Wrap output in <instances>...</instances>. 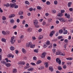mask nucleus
Instances as JSON below:
<instances>
[{
  "instance_id": "obj_1",
  "label": "nucleus",
  "mask_w": 73,
  "mask_h": 73,
  "mask_svg": "<svg viewBox=\"0 0 73 73\" xmlns=\"http://www.w3.org/2000/svg\"><path fill=\"white\" fill-rule=\"evenodd\" d=\"M56 61L57 63H58L59 65H61V60L58 58H57L56 59Z\"/></svg>"
},
{
  "instance_id": "obj_2",
  "label": "nucleus",
  "mask_w": 73,
  "mask_h": 73,
  "mask_svg": "<svg viewBox=\"0 0 73 73\" xmlns=\"http://www.w3.org/2000/svg\"><path fill=\"white\" fill-rule=\"evenodd\" d=\"M16 4L15 3H11L9 5V7L10 8H14V7L16 6Z\"/></svg>"
},
{
  "instance_id": "obj_3",
  "label": "nucleus",
  "mask_w": 73,
  "mask_h": 73,
  "mask_svg": "<svg viewBox=\"0 0 73 73\" xmlns=\"http://www.w3.org/2000/svg\"><path fill=\"white\" fill-rule=\"evenodd\" d=\"M15 38L14 37H11L10 41L11 42V44H13L15 42V40H13V39Z\"/></svg>"
},
{
  "instance_id": "obj_4",
  "label": "nucleus",
  "mask_w": 73,
  "mask_h": 73,
  "mask_svg": "<svg viewBox=\"0 0 73 73\" xmlns=\"http://www.w3.org/2000/svg\"><path fill=\"white\" fill-rule=\"evenodd\" d=\"M46 55V52H43L42 54V56H41L42 58H44L45 57V55Z\"/></svg>"
},
{
  "instance_id": "obj_5",
  "label": "nucleus",
  "mask_w": 73,
  "mask_h": 73,
  "mask_svg": "<svg viewBox=\"0 0 73 73\" xmlns=\"http://www.w3.org/2000/svg\"><path fill=\"white\" fill-rule=\"evenodd\" d=\"M55 33V31H54L53 30V31H52L50 32V35H49V36L50 37H52V36H53V34H54Z\"/></svg>"
},
{
  "instance_id": "obj_6",
  "label": "nucleus",
  "mask_w": 73,
  "mask_h": 73,
  "mask_svg": "<svg viewBox=\"0 0 73 73\" xmlns=\"http://www.w3.org/2000/svg\"><path fill=\"white\" fill-rule=\"evenodd\" d=\"M38 21L37 20L34 21V24L35 26H37V25H38Z\"/></svg>"
},
{
  "instance_id": "obj_7",
  "label": "nucleus",
  "mask_w": 73,
  "mask_h": 73,
  "mask_svg": "<svg viewBox=\"0 0 73 73\" xmlns=\"http://www.w3.org/2000/svg\"><path fill=\"white\" fill-rule=\"evenodd\" d=\"M59 20L60 21H61V22H63V23H65V19L63 18H60L59 19Z\"/></svg>"
},
{
  "instance_id": "obj_8",
  "label": "nucleus",
  "mask_w": 73,
  "mask_h": 73,
  "mask_svg": "<svg viewBox=\"0 0 73 73\" xmlns=\"http://www.w3.org/2000/svg\"><path fill=\"white\" fill-rule=\"evenodd\" d=\"M49 69L52 72H53V70H54V69H53V67L51 66L49 67Z\"/></svg>"
},
{
  "instance_id": "obj_9",
  "label": "nucleus",
  "mask_w": 73,
  "mask_h": 73,
  "mask_svg": "<svg viewBox=\"0 0 73 73\" xmlns=\"http://www.w3.org/2000/svg\"><path fill=\"white\" fill-rule=\"evenodd\" d=\"M32 44V43L31 42H29L28 43H27L26 44V46L28 48H29L31 45Z\"/></svg>"
},
{
  "instance_id": "obj_10",
  "label": "nucleus",
  "mask_w": 73,
  "mask_h": 73,
  "mask_svg": "<svg viewBox=\"0 0 73 73\" xmlns=\"http://www.w3.org/2000/svg\"><path fill=\"white\" fill-rule=\"evenodd\" d=\"M27 30L28 32H31L32 31V29L31 27H29L28 28Z\"/></svg>"
},
{
  "instance_id": "obj_11",
  "label": "nucleus",
  "mask_w": 73,
  "mask_h": 73,
  "mask_svg": "<svg viewBox=\"0 0 73 73\" xmlns=\"http://www.w3.org/2000/svg\"><path fill=\"white\" fill-rule=\"evenodd\" d=\"M8 57L9 58L12 57V58H13L14 57V55L12 54H9L8 56Z\"/></svg>"
},
{
  "instance_id": "obj_12",
  "label": "nucleus",
  "mask_w": 73,
  "mask_h": 73,
  "mask_svg": "<svg viewBox=\"0 0 73 73\" xmlns=\"http://www.w3.org/2000/svg\"><path fill=\"white\" fill-rule=\"evenodd\" d=\"M57 16H58V17H62V16H63V14L61 13H59L58 14Z\"/></svg>"
},
{
  "instance_id": "obj_13",
  "label": "nucleus",
  "mask_w": 73,
  "mask_h": 73,
  "mask_svg": "<svg viewBox=\"0 0 73 73\" xmlns=\"http://www.w3.org/2000/svg\"><path fill=\"white\" fill-rule=\"evenodd\" d=\"M19 64H21V65H25V62H20L18 63Z\"/></svg>"
},
{
  "instance_id": "obj_14",
  "label": "nucleus",
  "mask_w": 73,
  "mask_h": 73,
  "mask_svg": "<svg viewBox=\"0 0 73 73\" xmlns=\"http://www.w3.org/2000/svg\"><path fill=\"white\" fill-rule=\"evenodd\" d=\"M15 16V14H12L9 15V18H12Z\"/></svg>"
},
{
  "instance_id": "obj_15",
  "label": "nucleus",
  "mask_w": 73,
  "mask_h": 73,
  "mask_svg": "<svg viewBox=\"0 0 73 73\" xmlns=\"http://www.w3.org/2000/svg\"><path fill=\"white\" fill-rule=\"evenodd\" d=\"M64 31L63 32L64 34H67L68 33V31L66 30H65V29L64 28Z\"/></svg>"
},
{
  "instance_id": "obj_16",
  "label": "nucleus",
  "mask_w": 73,
  "mask_h": 73,
  "mask_svg": "<svg viewBox=\"0 0 73 73\" xmlns=\"http://www.w3.org/2000/svg\"><path fill=\"white\" fill-rule=\"evenodd\" d=\"M42 62V61L41 60H39L38 61H37L36 64L37 65L38 64H41Z\"/></svg>"
},
{
  "instance_id": "obj_17",
  "label": "nucleus",
  "mask_w": 73,
  "mask_h": 73,
  "mask_svg": "<svg viewBox=\"0 0 73 73\" xmlns=\"http://www.w3.org/2000/svg\"><path fill=\"white\" fill-rule=\"evenodd\" d=\"M34 70V68H29L28 69H27V70L28 71H32V70Z\"/></svg>"
},
{
  "instance_id": "obj_18",
  "label": "nucleus",
  "mask_w": 73,
  "mask_h": 73,
  "mask_svg": "<svg viewBox=\"0 0 73 73\" xmlns=\"http://www.w3.org/2000/svg\"><path fill=\"white\" fill-rule=\"evenodd\" d=\"M58 69L59 70H62V67L60 66H58Z\"/></svg>"
},
{
  "instance_id": "obj_19",
  "label": "nucleus",
  "mask_w": 73,
  "mask_h": 73,
  "mask_svg": "<svg viewBox=\"0 0 73 73\" xmlns=\"http://www.w3.org/2000/svg\"><path fill=\"white\" fill-rule=\"evenodd\" d=\"M10 49L11 50L13 51L15 50V47L13 46H12L10 47Z\"/></svg>"
},
{
  "instance_id": "obj_20",
  "label": "nucleus",
  "mask_w": 73,
  "mask_h": 73,
  "mask_svg": "<svg viewBox=\"0 0 73 73\" xmlns=\"http://www.w3.org/2000/svg\"><path fill=\"white\" fill-rule=\"evenodd\" d=\"M9 4L7 3V4H4V7H9Z\"/></svg>"
},
{
  "instance_id": "obj_21",
  "label": "nucleus",
  "mask_w": 73,
  "mask_h": 73,
  "mask_svg": "<svg viewBox=\"0 0 73 73\" xmlns=\"http://www.w3.org/2000/svg\"><path fill=\"white\" fill-rule=\"evenodd\" d=\"M11 64L10 63H7L6 64V66L7 67L11 66Z\"/></svg>"
},
{
  "instance_id": "obj_22",
  "label": "nucleus",
  "mask_w": 73,
  "mask_h": 73,
  "mask_svg": "<svg viewBox=\"0 0 73 73\" xmlns=\"http://www.w3.org/2000/svg\"><path fill=\"white\" fill-rule=\"evenodd\" d=\"M72 3L71 2H69L68 4V7H71V4H72Z\"/></svg>"
},
{
  "instance_id": "obj_23",
  "label": "nucleus",
  "mask_w": 73,
  "mask_h": 73,
  "mask_svg": "<svg viewBox=\"0 0 73 73\" xmlns=\"http://www.w3.org/2000/svg\"><path fill=\"white\" fill-rule=\"evenodd\" d=\"M23 12L20 11L19 12V15H23Z\"/></svg>"
},
{
  "instance_id": "obj_24",
  "label": "nucleus",
  "mask_w": 73,
  "mask_h": 73,
  "mask_svg": "<svg viewBox=\"0 0 73 73\" xmlns=\"http://www.w3.org/2000/svg\"><path fill=\"white\" fill-rule=\"evenodd\" d=\"M1 40L2 42H6V39L4 38H2Z\"/></svg>"
},
{
  "instance_id": "obj_25",
  "label": "nucleus",
  "mask_w": 73,
  "mask_h": 73,
  "mask_svg": "<svg viewBox=\"0 0 73 73\" xmlns=\"http://www.w3.org/2000/svg\"><path fill=\"white\" fill-rule=\"evenodd\" d=\"M22 52L23 53H26V50L25 49H24V48H23L22 49Z\"/></svg>"
},
{
  "instance_id": "obj_26",
  "label": "nucleus",
  "mask_w": 73,
  "mask_h": 73,
  "mask_svg": "<svg viewBox=\"0 0 73 73\" xmlns=\"http://www.w3.org/2000/svg\"><path fill=\"white\" fill-rule=\"evenodd\" d=\"M16 72H17V70L15 69H13V73H16Z\"/></svg>"
},
{
  "instance_id": "obj_27",
  "label": "nucleus",
  "mask_w": 73,
  "mask_h": 73,
  "mask_svg": "<svg viewBox=\"0 0 73 73\" xmlns=\"http://www.w3.org/2000/svg\"><path fill=\"white\" fill-rule=\"evenodd\" d=\"M43 38V36L42 35H40L39 36L38 38L39 40H41V39H42Z\"/></svg>"
},
{
  "instance_id": "obj_28",
  "label": "nucleus",
  "mask_w": 73,
  "mask_h": 73,
  "mask_svg": "<svg viewBox=\"0 0 73 73\" xmlns=\"http://www.w3.org/2000/svg\"><path fill=\"white\" fill-rule=\"evenodd\" d=\"M29 63H27L26 64V67L25 69H27V68H29Z\"/></svg>"
},
{
  "instance_id": "obj_29",
  "label": "nucleus",
  "mask_w": 73,
  "mask_h": 73,
  "mask_svg": "<svg viewBox=\"0 0 73 73\" xmlns=\"http://www.w3.org/2000/svg\"><path fill=\"white\" fill-rule=\"evenodd\" d=\"M45 65V67L46 68H48V62H47L46 63H45L44 64Z\"/></svg>"
},
{
  "instance_id": "obj_30",
  "label": "nucleus",
  "mask_w": 73,
  "mask_h": 73,
  "mask_svg": "<svg viewBox=\"0 0 73 73\" xmlns=\"http://www.w3.org/2000/svg\"><path fill=\"white\" fill-rule=\"evenodd\" d=\"M25 3L26 4H28V5H29L30 4V3H29V2L28 1H25Z\"/></svg>"
},
{
  "instance_id": "obj_31",
  "label": "nucleus",
  "mask_w": 73,
  "mask_h": 73,
  "mask_svg": "<svg viewBox=\"0 0 73 73\" xmlns=\"http://www.w3.org/2000/svg\"><path fill=\"white\" fill-rule=\"evenodd\" d=\"M59 33H63V30L62 29H60L59 31Z\"/></svg>"
},
{
  "instance_id": "obj_32",
  "label": "nucleus",
  "mask_w": 73,
  "mask_h": 73,
  "mask_svg": "<svg viewBox=\"0 0 73 73\" xmlns=\"http://www.w3.org/2000/svg\"><path fill=\"white\" fill-rule=\"evenodd\" d=\"M59 55H60V56H65V54H63L62 53L60 52L59 53Z\"/></svg>"
},
{
  "instance_id": "obj_33",
  "label": "nucleus",
  "mask_w": 73,
  "mask_h": 73,
  "mask_svg": "<svg viewBox=\"0 0 73 73\" xmlns=\"http://www.w3.org/2000/svg\"><path fill=\"white\" fill-rule=\"evenodd\" d=\"M35 46V45H33V44H31L30 46V48H34Z\"/></svg>"
},
{
  "instance_id": "obj_34",
  "label": "nucleus",
  "mask_w": 73,
  "mask_h": 73,
  "mask_svg": "<svg viewBox=\"0 0 73 73\" xmlns=\"http://www.w3.org/2000/svg\"><path fill=\"white\" fill-rule=\"evenodd\" d=\"M46 4H47V5H50V2L49 1H48L46 2Z\"/></svg>"
},
{
  "instance_id": "obj_35",
  "label": "nucleus",
  "mask_w": 73,
  "mask_h": 73,
  "mask_svg": "<svg viewBox=\"0 0 73 73\" xmlns=\"http://www.w3.org/2000/svg\"><path fill=\"white\" fill-rule=\"evenodd\" d=\"M46 44H47V45H49L50 44V41H47Z\"/></svg>"
},
{
  "instance_id": "obj_36",
  "label": "nucleus",
  "mask_w": 73,
  "mask_h": 73,
  "mask_svg": "<svg viewBox=\"0 0 73 73\" xmlns=\"http://www.w3.org/2000/svg\"><path fill=\"white\" fill-rule=\"evenodd\" d=\"M63 37L62 36H58V38L59 40H60V39H61V38H62Z\"/></svg>"
},
{
  "instance_id": "obj_37",
  "label": "nucleus",
  "mask_w": 73,
  "mask_h": 73,
  "mask_svg": "<svg viewBox=\"0 0 73 73\" xmlns=\"http://www.w3.org/2000/svg\"><path fill=\"white\" fill-rule=\"evenodd\" d=\"M37 8L39 10H40V9H41L42 8H41V7H40V6H37Z\"/></svg>"
},
{
  "instance_id": "obj_38",
  "label": "nucleus",
  "mask_w": 73,
  "mask_h": 73,
  "mask_svg": "<svg viewBox=\"0 0 73 73\" xmlns=\"http://www.w3.org/2000/svg\"><path fill=\"white\" fill-rule=\"evenodd\" d=\"M68 44L66 43L64 44V48H66V46H67V45H68Z\"/></svg>"
},
{
  "instance_id": "obj_39",
  "label": "nucleus",
  "mask_w": 73,
  "mask_h": 73,
  "mask_svg": "<svg viewBox=\"0 0 73 73\" xmlns=\"http://www.w3.org/2000/svg\"><path fill=\"white\" fill-rule=\"evenodd\" d=\"M2 33L4 35H6V32H5V31H3L2 32Z\"/></svg>"
},
{
  "instance_id": "obj_40",
  "label": "nucleus",
  "mask_w": 73,
  "mask_h": 73,
  "mask_svg": "<svg viewBox=\"0 0 73 73\" xmlns=\"http://www.w3.org/2000/svg\"><path fill=\"white\" fill-rule=\"evenodd\" d=\"M14 21H14L13 19H12L11 20L10 23L11 24H12V23H14Z\"/></svg>"
},
{
  "instance_id": "obj_41",
  "label": "nucleus",
  "mask_w": 73,
  "mask_h": 73,
  "mask_svg": "<svg viewBox=\"0 0 73 73\" xmlns=\"http://www.w3.org/2000/svg\"><path fill=\"white\" fill-rule=\"evenodd\" d=\"M1 62L2 64H5V65H6V64H7L6 62H5V61H1Z\"/></svg>"
},
{
  "instance_id": "obj_42",
  "label": "nucleus",
  "mask_w": 73,
  "mask_h": 73,
  "mask_svg": "<svg viewBox=\"0 0 73 73\" xmlns=\"http://www.w3.org/2000/svg\"><path fill=\"white\" fill-rule=\"evenodd\" d=\"M6 17H5L4 16L2 17V20H6Z\"/></svg>"
},
{
  "instance_id": "obj_43",
  "label": "nucleus",
  "mask_w": 73,
  "mask_h": 73,
  "mask_svg": "<svg viewBox=\"0 0 73 73\" xmlns=\"http://www.w3.org/2000/svg\"><path fill=\"white\" fill-rule=\"evenodd\" d=\"M52 19H48V21L49 22V23H50V22H52Z\"/></svg>"
},
{
  "instance_id": "obj_44",
  "label": "nucleus",
  "mask_w": 73,
  "mask_h": 73,
  "mask_svg": "<svg viewBox=\"0 0 73 73\" xmlns=\"http://www.w3.org/2000/svg\"><path fill=\"white\" fill-rule=\"evenodd\" d=\"M61 13H64V12H65V10H61Z\"/></svg>"
},
{
  "instance_id": "obj_45",
  "label": "nucleus",
  "mask_w": 73,
  "mask_h": 73,
  "mask_svg": "<svg viewBox=\"0 0 73 73\" xmlns=\"http://www.w3.org/2000/svg\"><path fill=\"white\" fill-rule=\"evenodd\" d=\"M60 51L56 52V55H60Z\"/></svg>"
},
{
  "instance_id": "obj_46",
  "label": "nucleus",
  "mask_w": 73,
  "mask_h": 73,
  "mask_svg": "<svg viewBox=\"0 0 73 73\" xmlns=\"http://www.w3.org/2000/svg\"><path fill=\"white\" fill-rule=\"evenodd\" d=\"M67 18H68V19L70 18V15L69 14H68L67 15Z\"/></svg>"
},
{
  "instance_id": "obj_47",
  "label": "nucleus",
  "mask_w": 73,
  "mask_h": 73,
  "mask_svg": "<svg viewBox=\"0 0 73 73\" xmlns=\"http://www.w3.org/2000/svg\"><path fill=\"white\" fill-rule=\"evenodd\" d=\"M33 60H37V58H36V57L34 56L33 57Z\"/></svg>"
},
{
  "instance_id": "obj_48",
  "label": "nucleus",
  "mask_w": 73,
  "mask_h": 73,
  "mask_svg": "<svg viewBox=\"0 0 73 73\" xmlns=\"http://www.w3.org/2000/svg\"><path fill=\"white\" fill-rule=\"evenodd\" d=\"M64 42L65 43H68V40L67 39H65L64 40Z\"/></svg>"
},
{
  "instance_id": "obj_49",
  "label": "nucleus",
  "mask_w": 73,
  "mask_h": 73,
  "mask_svg": "<svg viewBox=\"0 0 73 73\" xmlns=\"http://www.w3.org/2000/svg\"><path fill=\"white\" fill-rule=\"evenodd\" d=\"M54 4H55V5H57V1H54Z\"/></svg>"
},
{
  "instance_id": "obj_50",
  "label": "nucleus",
  "mask_w": 73,
  "mask_h": 73,
  "mask_svg": "<svg viewBox=\"0 0 73 73\" xmlns=\"http://www.w3.org/2000/svg\"><path fill=\"white\" fill-rule=\"evenodd\" d=\"M31 65H33V66H35L36 65V64H35V63L33 62L31 63Z\"/></svg>"
},
{
  "instance_id": "obj_51",
  "label": "nucleus",
  "mask_w": 73,
  "mask_h": 73,
  "mask_svg": "<svg viewBox=\"0 0 73 73\" xmlns=\"http://www.w3.org/2000/svg\"><path fill=\"white\" fill-rule=\"evenodd\" d=\"M52 51L53 52H54V53H55V52H56V49L54 48H53V49H52Z\"/></svg>"
},
{
  "instance_id": "obj_52",
  "label": "nucleus",
  "mask_w": 73,
  "mask_h": 73,
  "mask_svg": "<svg viewBox=\"0 0 73 73\" xmlns=\"http://www.w3.org/2000/svg\"><path fill=\"white\" fill-rule=\"evenodd\" d=\"M63 68L64 69H66V65H64L63 66Z\"/></svg>"
},
{
  "instance_id": "obj_53",
  "label": "nucleus",
  "mask_w": 73,
  "mask_h": 73,
  "mask_svg": "<svg viewBox=\"0 0 73 73\" xmlns=\"http://www.w3.org/2000/svg\"><path fill=\"white\" fill-rule=\"evenodd\" d=\"M34 52H35V53H38V50L35 49L34 50Z\"/></svg>"
},
{
  "instance_id": "obj_54",
  "label": "nucleus",
  "mask_w": 73,
  "mask_h": 73,
  "mask_svg": "<svg viewBox=\"0 0 73 73\" xmlns=\"http://www.w3.org/2000/svg\"><path fill=\"white\" fill-rule=\"evenodd\" d=\"M52 12L53 13H56V10H52Z\"/></svg>"
},
{
  "instance_id": "obj_55",
  "label": "nucleus",
  "mask_w": 73,
  "mask_h": 73,
  "mask_svg": "<svg viewBox=\"0 0 73 73\" xmlns=\"http://www.w3.org/2000/svg\"><path fill=\"white\" fill-rule=\"evenodd\" d=\"M29 10L30 11H33V8L31 7L30 8Z\"/></svg>"
},
{
  "instance_id": "obj_56",
  "label": "nucleus",
  "mask_w": 73,
  "mask_h": 73,
  "mask_svg": "<svg viewBox=\"0 0 73 73\" xmlns=\"http://www.w3.org/2000/svg\"><path fill=\"white\" fill-rule=\"evenodd\" d=\"M16 28H17V26L16 25H15L13 27V29H16Z\"/></svg>"
},
{
  "instance_id": "obj_57",
  "label": "nucleus",
  "mask_w": 73,
  "mask_h": 73,
  "mask_svg": "<svg viewBox=\"0 0 73 73\" xmlns=\"http://www.w3.org/2000/svg\"><path fill=\"white\" fill-rule=\"evenodd\" d=\"M17 21L18 23H20V19H17Z\"/></svg>"
},
{
  "instance_id": "obj_58",
  "label": "nucleus",
  "mask_w": 73,
  "mask_h": 73,
  "mask_svg": "<svg viewBox=\"0 0 73 73\" xmlns=\"http://www.w3.org/2000/svg\"><path fill=\"white\" fill-rule=\"evenodd\" d=\"M9 33H10V32L8 31H7L6 32V34H9Z\"/></svg>"
},
{
  "instance_id": "obj_59",
  "label": "nucleus",
  "mask_w": 73,
  "mask_h": 73,
  "mask_svg": "<svg viewBox=\"0 0 73 73\" xmlns=\"http://www.w3.org/2000/svg\"><path fill=\"white\" fill-rule=\"evenodd\" d=\"M51 58H50V56H48L47 58V59H48V60H50Z\"/></svg>"
},
{
  "instance_id": "obj_60",
  "label": "nucleus",
  "mask_w": 73,
  "mask_h": 73,
  "mask_svg": "<svg viewBox=\"0 0 73 73\" xmlns=\"http://www.w3.org/2000/svg\"><path fill=\"white\" fill-rule=\"evenodd\" d=\"M24 18V17L23 15H21L20 16V19H23Z\"/></svg>"
},
{
  "instance_id": "obj_61",
  "label": "nucleus",
  "mask_w": 73,
  "mask_h": 73,
  "mask_svg": "<svg viewBox=\"0 0 73 73\" xmlns=\"http://www.w3.org/2000/svg\"><path fill=\"white\" fill-rule=\"evenodd\" d=\"M69 10L70 11V12H72V11H73V9L72 8H70Z\"/></svg>"
},
{
  "instance_id": "obj_62",
  "label": "nucleus",
  "mask_w": 73,
  "mask_h": 73,
  "mask_svg": "<svg viewBox=\"0 0 73 73\" xmlns=\"http://www.w3.org/2000/svg\"><path fill=\"white\" fill-rule=\"evenodd\" d=\"M42 31V29H39L38 30V32H41Z\"/></svg>"
},
{
  "instance_id": "obj_63",
  "label": "nucleus",
  "mask_w": 73,
  "mask_h": 73,
  "mask_svg": "<svg viewBox=\"0 0 73 73\" xmlns=\"http://www.w3.org/2000/svg\"><path fill=\"white\" fill-rule=\"evenodd\" d=\"M67 64H68V65H71V64H72V63L70 62H68Z\"/></svg>"
},
{
  "instance_id": "obj_64",
  "label": "nucleus",
  "mask_w": 73,
  "mask_h": 73,
  "mask_svg": "<svg viewBox=\"0 0 73 73\" xmlns=\"http://www.w3.org/2000/svg\"><path fill=\"white\" fill-rule=\"evenodd\" d=\"M16 0H12L11 1L12 3H15V2H16Z\"/></svg>"
}]
</instances>
